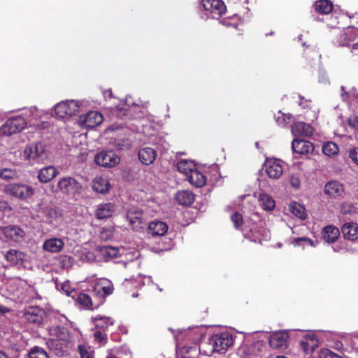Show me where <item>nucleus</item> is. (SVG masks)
Masks as SVG:
<instances>
[{"instance_id": "f257e3e1", "label": "nucleus", "mask_w": 358, "mask_h": 358, "mask_svg": "<svg viewBox=\"0 0 358 358\" xmlns=\"http://www.w3.org/2000/svg\"><path fill=\"white\" fill-rule=\"evenodd\" d=\"M27 125V120L22 115L12 116L0 126V136H10L17 134L24 129Z\"/></svg>"}, {"instance_id": "1a4fd4ad", "label": "nucleus", "mask_w": 358, "mask_h": 358, "mask_svg": "<svg viewBox=\"0 0 358 358\" xmlns=\"http://www.w3.org/2000/svg\"><path fill=\"white\" fill-rule=\"evenodd\" d=\"M266 229L259 227L257 224H252L251 227H245L243 229V236L252 242L262 243L267 236Z\"/></svg>"}, {"instance_id": "e433bc0d", "label": "nucleus", "mask_w": 358, "mask_h": 358, "mask_svg": "<svg viewBox=\"0 0 358 358\" xmlns=\"http://www.w3.org/2000/svg\"><path fill=\"white\" fill-rule=\"evenodd\" d=\"M29 358H50L46 350L40 346H34L31 348L27 353Z\"/></svg>"}, {"instance_id": "412c9836", "label": "nucleus", "mask_w": 358, "mask_h": 358, "mask_svg": "<svg viewBox=\"0 0 358 358\" xmlns=\"http://www.w3.org/2000/svg\"><path fill=\"white\" fill-rule=\"evenodd\" d=\"M300 346L306 354H309L318 346V340L315 334L306 335L300 341Z\"/></svg>"}, {"instance_id": "473e14b6", "label": "nucleus", "mask_w": 358, "mask_h": 358, "mask_svg": "<svg viewBox=\"0 0 358 358\" xmlns=\"http://www.w3.org/2000/svg\"><path fill=\"white\" fill-rule=\"evenodd\" d=\"M258 201L259 205L265 210H272L275 206V201L273 197L265 193L259 194Z\"/></svg>"}, {"instance_id": "5fc2aeb1", "label": "nucleus", "mask_w": 358, "mask_h": 358, "mask_svg": "<svg viewBox=\"0 0 358 358\" xmlns=\"http://www.w3.org/2000/svg\"><path fill=\"white\" fill-rule=\"evenodd\" d=\"M59 341L57 339H49L47 342L50 348H54L58 345Z\"/></svg>"}, {"instance_id": "de8ad7c7", "label": "nucleus", "mask_w": 358, "mask_h": 358, "mask_svg": "<svg viewBox=\"0 0 358 358\" xmlns=\"http://www.w3.org/2000/svg\"><path fill=\"white\" fill-rule=\"evenodd\" d=\"M78 351L80 354V358H92L91 354L88 352L86 346L84 345H79L78 346Z\"/></svg>"}, {"instance_id": "f3484780", "label": "nucleus", "mask_w": 358, "mask_h": 358, "mask_svg": "<svg viewBox=\"0 0 358 358\" xmlns=\"http://www.w3.org/2000/svg\"><path fill=\"white\" fill-rule=\"evenodd\" d=\"M313 131V127L304 122H297L292 127V132L295 136H310Z\"/></svg>"}, {"instance_id": "c756f323", "label": "nucleus", "mask_w": 358, "mask_h": 358, "mask_svg": "<svg viewBox=\"0 0 358 358\" xmlns=\"http://www.w3.org/2000/svg\"><path fill=\"white\" fill-rule=\"evenodd\" d=\"M52 334L55 336L59 340L69 343L71 340V336L69 329L64 327L57 325L52 328Z\"/></svg>"}, {"instance_id": "bf43d9fd", "label": "nucleus", "mask_w": 358, "mask_h": 358, "mask_svg": "<svg viewBox=\"0 0 358 358\" xmlns=\"http://www.w3.org/2000/svg\"><path fill=\"white\" fill-rule=\"evenodd\" d=\"M106 358H119V357H117V356H115V355H113V354H109V355L106 357Z\"/></svg>"}, {"instance_id": "cd10ccee", "label": "nucleus", "mask_w": 358, "mask_h": 358, "mask_svg": "<svg viewBox=\"0 0 358 358\" xmlns=\"http://www.w3.org/2000/svg\"><path fill=\"white\" fill-rule=\"evenodd\" d=\"M176 201L178 204L189 206H191L194 200V194L188 190L178 191L175 196Z\"/></svg>"}, {"instance_id": "052dcab7", "label": "nucleus", "mask_w": 358, "mask_h": 358, "mask_svg": "<svg viewBox=\"0 0 358 358\" xmlns=\"http://www.w3.org/2000/svg\"><path fill=\"white\" fill-rule=\"evenodd\" d=\"M341 38H343V39H346L347 38V33H344L341 35Z\"/></svg>"}, {"instance_id": "58836bf2", "label": "nucleus", "mask_w": 358, "mask_h": 358, "mask_svg": "<svg viewBox=\"0 0 358 358\" xmlns=\"http://www.w3.org/2000/svg\"><path fill=\"white\" fill-rule=\"evenodd\" d=\"M231 220L234 224V227L236 230H241L243 231L244 228H242L243 224V217L242 214L238 212L232 213L231 215Z\"/></svg>"}, {"instance_id": "c9c22d12", "label": "nucleus", "mask_w": 358, "mask_h": 358, "mask_svg": "<svg viewBox=\"0 0 358 358\" xmlns=\"http://www.w3.org/2000/svg\"><path fill=\"white\" fill-rule=\"evenodd\" d=\"M289 210L294 215L301 220H305L307 217L305 208L297 202L290 203Z\"/></svg>"}, {"instance_id": "a19ab883", "label": "nucleus", "mask_w": 358, "mask_h": 358, "mask_svg": "<svg viewBox=\"0 0 358 358\" xmlns=\"http://www.w3.org/2000/svg\"><path fill=\"white\" fill-rule=\"evenodd\" d=\"M17 176V173L15 170L11 169H3L0 170V178L9 181L14 178H16Z\"/></svg>"}, {"instance_id": "6e6d98bb", "label": "nucleus", "mask_w": 358, "mask_h": 358, "mask_svg": "<svg viewBox=\"0 0 358 358\" xmlns=\"http://www.w3.org/2000/svg\"><path fill=\"white\" fill-rule=\"evenodd\" d=\"M352 51L354 54L358 53V43L353 44L352 47Z\"/></svg>"}, {"instance_id": "37998d69", "label": "nucleus", "mask_w": 358, "mask_h": 358, "mask_svg": "<svg viewBox=\"0 0 358 358\" xmlns=\"http://www.w3.org/2000/svg\"><path fill=\"white\" fill-rule=\"evenodd\" d=\"M178 170L185 173L187 176H189L193 169H192V165L187 160H182L179 162L177 164Z\"/></svg>"}, {"instance_id": "a211bd4d", "label": "nucleus", "mask_w": 358, "mask_h": 358, "mask_svg": "<svg viewBox=\"0 0 358 358\" xmlns=\"http://www.w3.org/2000/svg\"><path fill=\"white\" fill-rule=\"evenodd\" d=\"M110 189V184L105 177L96 176L92 181V189L98 194H105Z\"/></svg>"}, {"instance_id": "ddd939ff", "label": "nucleus", "mask_w": 358, "mask_h": 358, "mask_svg": "<svg viewBox=\"0 0 358 358\" xmlns=\"http://www.w3.org/2000/svg\"><path fill=\"white\" fill-rule=\"evenodd\" d=\"M0 230L8 240L15 243L22 242L25 236L24 231L15 225L4 227L0 228Z\"/></svg>"}, {"instance_id": "7ed1b4c3", "label": "nucleus", "mask_w": 358, "mask_h": 358, "mask_svg": "<svg viewBox=\"0 0 358 358\" xmlns=\"http://www.w3.org/2000/svg\"><path fill=\"white\" fill-rule=\"evenodd\" d=\"M5 192L20 200H26L34 195V189L25 184H9L6 186Z\"/></svg>"}, {"instance_id": "6ab92c4d", "label": "nucleus", "mask_w": 358, "mask_h": 358, "mask_svg": "<svg viewBox=\"0 0 358 358\" xmlns=\"http://www.w3.org/2000/svg\"><path fill=\"white\" fill-rule=\"evenodd\" d=\"M138 155L142 164L150 165L155 162L157 157V152L152 148L145 147L139 150Z\"/></svg>"}, {"instance_id": "4468645a", "label": "nucleus", "mask_w": 358, "mask_h": 358, "mask_svg": "<svg viewBox=\"0 0 358 358\" xmlns=\"http://www.w3.org/2000/svg\"><path fill=\"white\" fill-rule=\"evenodd\" d=\"M80 122L85 127L94 128L103 122V116L99 112L90 111L80 117Z\"/></svg>"}, {"instance_id": "9b49d317", "label": "nucleus", "mask_w": 358, "mask_h": 358, "mask_svg": "<svg viewBox=\"0 0 358 358\" xmlns=\"http://www.w3.org/2000/svg\"><path fill=\"white\" fill-rule=\"evenodd\" d=\"M143 211L138 207L130 208L127 213V219L134 230L138 231L144 228Z\"/></svg>"}, {"instance_id": "20e7f679", "label": "nucleus", "mask_w": 358, "mask_h": 358, "mask_svg": "<svg viewBox=\"0 0 358 358\" xmlns=\"http://www.w3.org/2000/svg\"><path fill=\"white\" fill-rule=\"evenodd\" d=\"M46 317L45 311L38 306H29L22 312V318L36 327H41Z\"/></svg>"}, {"instance_id": "dca6fc26", "label": "nucleus", "mask_w": 358, "mask_h": 358, "mask_svg": "<svg viewBox=\"0 0 358 358\" xmlns=\"http://www.w3.org/2000/svg\"><path fill=\"white\" fill-rule=\"evenodd\" d=\"M266 173L271 178L278 179L282 173L283 169L279 162L274 160H267L264 164Z\"/></svg>"}, {"instance_id": "4be33fe9", "label": "nucleus", "mask_w": 358, "mask_h": 358, "mask_svg": "<svg viewBox=\"0 0 358 358\" xmlns=\"http://www.w3.org/2000/svg\"><path fill=\"white\" fill-rule=\"evenodd\" d=\"M58 173L59 171L55 167L45 166L39 170L38 179L41 182L46 183L51 181Z\"/></svg>"}, {"instance_id": "6e6552de", "label": "nucleus", "mask_w": 358, "mask_h": 358, "mask_svg": "<svg viewBox=\"0 0 358 358\" xmlns=\"http://www.w3.org/2000/svg\"><path fill=\"white\" fill-rule=\"evenodd\" d=\"M114 291L113 282L106 278H101L93 286L92 292L95 296L101 301L111 295Z\"/></svg>"}, {"instance_id": "39448f33", "label": "nucleus", "mask_w": 358, "mask_h": 358, "mask_svg": "<svg viewBox=\"0 0 358 358\" xmlns=\"http://www.w3.org/2000/svg\"><path fill=\"white\" fill-rule=\"evenodd\" d=\"M95 163L103 167L112 168L120 162V157L113 150H101L94 157Z\"/></svg>"}, {"instance_id": "79ce46f5", "label": "nucleus", "mask_w": 358, "mask_h": 358, "mask_svg": "<svg viewBox=\"0 0 358 358\" xmlns=\"http://www.w3.org/2000/svg\"><path fill=\"white\" fill-rule=\"evenodd\" d=\"M5 258L13 265L17 264L20 259H21L20 253L15 250H8L5 255Z\"/></svg>"}, {"instance_id": "4d7b16f0", "label": "nucleus", "mask_w": 358, "mask_h": 358, "mask_svg": "<svg viewBox=\"0 0 358 358\" xmlns=\"http://www.w3.org/2000/svg\"><path fill=\"white\" fill-rule=\"evenodd\" d=\"M0 358H9L8 355L0 350Z\"/></svg>"}, {"instance_id": "c85d7f7f", "label": "nucleus", "mask_w": 358, "mask_h": 358, "mask_svg": "<svg viewBox=\"0 0 358 358\" xmlns=\"http://www.w3.org/2000/svg\"><path fill=\"white\" fill-rule=\"evenodd\" d=\"M64 243L61 238H52L44 241L43 248L50 252H58L62 250Z\"/></svg>"}, {"instance_id": "0eeeda50", "label": "nucleus", "mask_w": 358, "mask_h": 358, "mask_svg": "<svg viewBox=\"0 0 358 358\" xmlns=\"http://www.w3.org/2000/svg\"><path fill=\"white\" fill-rule=\"evenodd\" d=\"M79 107L78 103L73 100L62 101L55 106V112L59 118L64 119L75 115Z\"/></svg>"}, {"instance_id": "2f4dec72", "label": "nucleus", "mask_w": 358, "mask_h": 358, "mask_svg": "<svg viewBox=\"0 0 358 358\" xmlns=\"http://www.w3.org/2000/svg\"><path fill=\"white\" fill-rule=\"evenodd\" d=\"M315 10L320 14L327 15L333 10V3L329 0H317L314 4Z\"/></svg>"}, {"instance_id": "680f3d73", "label": "nucleus", "mask_w": 358, "mask_h": 358, "mask_svg": "<svg viewBox=\"0 0 358 358\" xmlns=\"http://www.w3.org/2000/svg\"><path fill=\"white\" fill-rule=\"evenodd\" d=\"M307 240H308V238H300L298 239V241H307Z\"/></svg>"}, {"instance_id": "09e8293b", "label": "nucleus", "mask_w": 358, "mask_h": 358, "mask_svg": "<svg viewBox=\"0 0 358 358\" xmlns=\"http://www.w3.org/2000/svg\"><path fill=\"white\" fill-rule=\"evenodd\" d=\"M62 290L66 294L67 296H71L72 298L76 297V291L71 288L69 284H63L62 286Z\"/></svg>"}, {"instance_id": "13d9d810", "label": "nucleus", "mask_w": 358, "mask_h": 358, "mask_svg": "<svg viewBox=\"0 0 358 358\" xmlns=\"http://www.w3.org/2000/svg\"><path fill=\"white\" fill-rule=\"evenodd\" d=\"M7 311H8V309L6 307L0 305V313H6Z\"/></svg>"}, {"instance_id": "9d476101", "label": "nucleus", "mask_w": 358, "mask_h": 358, "mask_svg": "<svg viewBox=\"0 0 358 358\" xmlns=\"http://www.w3.org/2000/svg\"><path fill=\"white\" fill-rule=\"evenodd\" d=\"M24 156L34 162H40L45 157V148L41 142L30 144L26 146Z\"/></svg>"}, {"instance_id": "b1692460", "label": "nucleus", "mask_w": 358, "mask_h": 358, "mask_svg": "<svg viewBox=\"0 0 358 358\" xmlns=\"http://www.w3.org/2000/svg\"><path fill=\"white\" fill-rule=\"evenodd\" d=\"M345 239L355 241L358 239V224L355 222L345 223L341 227Z\"/></svg>"}, {"instance_id": "3c124183", "label": "nucleus", "mask_w": 358, "mask_h": 358, "mask_svg": "<svg viewBox=\"0 0 358 358\" xmlns=\"http://www.w3.org/2000/svg\"><path fill=\"white\" fill-rule=\"evenodd\" d=\"M289 182L295 189H299L301 186V180L299 179V177L296 175H291L289 177Z\"/></svg>"}, {"instance_id": "c03bdc74", "label": "nucleus", "mask_w": 358, "mask_h": 358, "mask_svg": "<svg viewBox=\"0 0 358 358\" xmlns=\"http://www.w3.org/2000/svg\"><path fill=\"white\" fill-rule=\"evenodd\" d=\"M59 216V212L57 208H47L45 213V217L49 222H52Z\"/></svg>"}, {"instance_id": "2eb2a0df", "label": "nucleus", "mask_w": 358, "mask_h": 358, "mask_svg": "<svg viewBox=\"0 0 358 358\" xmlns=\"http://www.w3.org/2000/svg\"><path fill=\"white\" fill-rule=\"evenodd\" d=\"M292 148L295 153L306 155L314 151V145L308 141L303 139H294L292 143Z\"/></svg>"}, {"instance_id": "a878e982", "label": "nucleus", "mask_w": 358, "mask_h": 358, "mask_svg": "<svg viewBox=\"0 0 358 358\" xmlns=\"http://www.w3.org/2000/svg\"><path fill=\"white\" fill-rule=\"evenodd\" d=\"M341 235L340 230L334 225H327L322 229V238L329 243L336 242Z\"/></svg>"}, {"instance_id": "603ef678", "label": "nucleus", "mask_w": 358, "mask_h": 358, "mask_svg": "<svg viewBox=\"0 0 358 358\" xmlns=\"http://www.w3.org/2000/svg\"><path fill=\"white\" fill-rule=\"evenodd\" d=\"M349 157L358 165V148H355L349 151Z\"/></svg>"}, {"instance_id": "5701e85b", "label": "nucleus", "mask_w": 358, "mask_h": 358, "mask_svg": "<svg viewBox=\"0 0 358 358\" xmlns=\"http://www.w3.org/2000/svg\"><path fill=\"white\" fill-rule=\"evenodd\" d=\"M115 211V205L112 203H101L96 210V217L98 220L109 218Z\"/></svg>"}, {"instance_id": "0e129e2a", "label": "nucleus", "mask_w": 358, "mask_h": 358, "mask_svg": "<svg viewBox=\"0 0 358 358\" xmlns=\"http://www.w3.org/2000/svg\"><path fill=\"white\" fill-rule=\"evenodd\" d=\"M278 358H287V357H285L284 356H280V357H278Z\"/></svg>"}, {"instance_id": "72a5a7b5", "label": "nucleus", "mask_w": 358, "mask_h": 358, "mask_svg": "<svg viewBox=\"0 0 358 358\" xmlns=\"http://www.w3.org/2000/svg\"><path fill=\"white\" fill-rule=\"evenodd\" d=\"M76 301L85 310H92L94 308L92 299L91 296L86 293H79L76 298Z\"/></svg>"}, {"instance_id": "aec40b11", "label": "nucleus", "mask_w": 358, "mask_h": 358, "mask_svg": "<svg viewBox=\"0 0 358 358\" xmlns=\"http://www.w3.org/2000/svg\"><path fill=\"white\" fill-rule=\"evenodd\" d=\"M287 334L281 331L275 332L269 338V345L273 349L286 347Z\"/></svg>"}, {"instance_id": "393cba45", "label": "nucleus", "mask_w": 358, "mask_h": 358, "mask_svg": "<svg viewBox=\"0 0 358 358\" xmlns=\"http://www.w3.org/2000/svg\"><path fill=\"white\" fill-rule=\"evenodd\" d=\"M324 192L331 197H338L344 192V188L341 183L336 180L328 182L324 187Z\"/></svg>"}, {"instance_id": "e2e57ef3", "label": "nucleus", "mask_w": 358, "mask_h": 358, "mask_svg": "<svg viewBox=\"0 0 358 358\" xmlns=\"http://www.w3.org/2000/svg\"><path fill=\"white\" fill-rule=\"evenodd\" d=\"M103 234H104V231H102V233H101V238H104V237H103Z\"/></svg>"}, {"instance_id": "8fccbe9b", "label": "nucleus", "mask_w": 358, "mask_h": 358, "mask_svg": "<svg viewBox=\"0 0 358 358\" xmlns=\"http://www.w3.org/2000/svg\"><path fill=\"white\" fill-rule=\"evenodd\" d=\"M348 124L355 129V131H358V116L357 115H352L350 116L348 120H347Z\"/></svg>"}, {"instance_id": "bb28decb", "label": "nucleus", "mask_w": 358, "mask_h": 358, "mask_svg": "<svg viewBox=\"0 0 358 358\" xmlns=\"http://www.w3.org/2000/svg\"><path fill=\"white\" fill-rule=\"evenodd\" d=\"M148 231L153 236H164L168 231V225L162 221H152L148 225Z\"/></svg>"}, {"instance_id": "423d86ee", "label": "nucleus", "mask_w": 358, "mask_h": 358, "mask_svg": "<svg viewBox=\"0 0 358 358\" xmlns=\"http://www.w3.org/2000/svg\"><path fill=\"white\" fill-rule=\"evenodd\" d=\"M59 190L64 194L76 195L80 194L82 189L81 184L74 178H62L57 184Z\"/></svg>"}, {"instance_id": "ea45409f", "label": "nucleus", "mask_w": 358, "mask_h": 358, "mask_svg": "<svg viewBox=\"0 0 358 358\" xmlns=\"http://www.w3.org/2000/svg\"><path fill=\"white\" fill-rule=\"evenodd\" d=\"M94 323L98 329L104 330L109 325L113 324L111 318L107 317H96L94 318Z\"/></svg>"}, {"instance_id": "a18cd8bd", "label": "nucleus", "mask_w": 358, "mask_h": 358, "mask_svg": "<svg viewBox=\"0 0 358 358\" xmlns=\"http://www.w3.org/2000/svg\"><path fill=\"white\" fill-rule=\"evenodd\" d=\"M319 358H343L329 349H322L319 354Z\"/></svg>"}, {"instance_id": "7c9ffc66", "label": "nucleus", "mask_w": 358, "mask_h": 358, "mask_svg": "<svg viewBox=\"0 0 358 358\" xmlns=\"http://www.w3.org/2000/svg\"><path fill=\"white\" fill-rule=\"evenodd\" d=\"M188 178L189 182L197 187H203L206 182L205 176L200 171L195 169H193V171H191Z\"/></svg>"}, {"instance_id": "49530a36", "label": "nucleus", "mask_w": 358, "mask_h": 358, "mask_svg": "<svg viewBox=\"0 0 358 358\" xmlns=\"http://www.w3.org/2000/svg\"><path fill=\"white\" fill-rule=\"evenodd\" d=\"M94 338L96 342L100 344H104L107 342V336L101 330H97L94 333Z\"/></svg>"}, {"instance_id": "f03ea898", "label": "nucleus", "mask_w": 358, "mask_h": 358, "mask_svg": "<svg viewBox=\"0 0 358 358\" xmlns=\"http://www.w3.org/2000/svg\"><path fill=\"white\" fill-rule=\"evenodd\" d=\"M233 343V335L227 331L215 334L210 339L213 351L220 354L224 353L227 349L232 345Z\"/></svg>"}, {"instance_id": "864d4df0", "label": "nucleus", "mask_w": 358, "mask_h": 358, "mask_svg": "<svg viewBox=\"0 0 358 358\" xmlns=\"http://www.w3.org/2000/svg\"><path fill=\"white\" fill-rule=\"evenodd\" d=\"M0 210L6 211V210H10L8 206V203L6 201H0Z\"/></svg>"}, {"instance_id": "f704fd0d", "label": "nucleus", "mask_w": 358, "mask_h": 358, "mask_svg": "<svg viewBox=\"0 0 358 358\" xmlns=\"http://www.w3.org/2000/svg\"><path fill=\"white\" fill-rule=\"evenodd\" d=\"M99 252L105 261H109L113 258L117 257L120 251L117 248L106 245L99 247Z\"/></svg>"}, {"instance_id": "4c0bfd02", "label": "nucleus", "mask_w": 358, "mask_h": 358, "mask_svg": "<svg viewBox=\"0 0 358 358\" xmlns=\"http://www.w3.org/2000/svg\"><path fill=\"white\" fill-rule=\"evenodd\" d=\"M339 148L336 143L329 141L322 145V152L327 156H333L338 152Z\"/></svg>"}, {"instance_id": "f8f14e48", "label": "nucleus", "mask_w": 358, "mask_h": 358, "mask_svg": "<svg viewBox=\"0 0 358 358\" xmlns=\"http://www.w3.org/2000/svg\"><path fill=\"white\" fill-rule=\"evenodd\" d=\"M201 5L214 18L220 17L226 11V6L222 0H202Z\"/></svg>"}]
</instances>
